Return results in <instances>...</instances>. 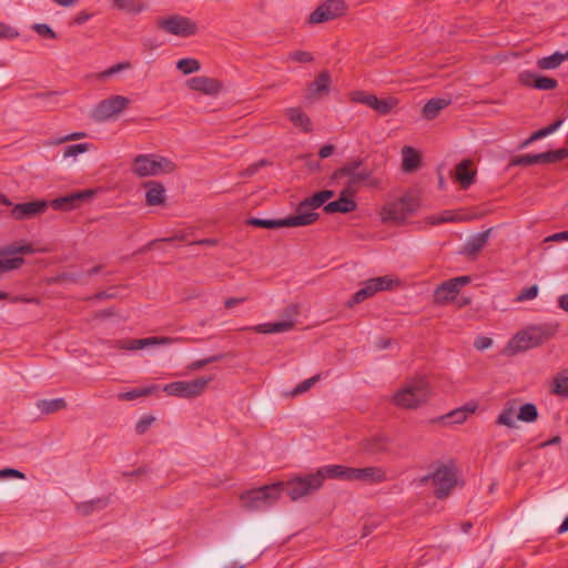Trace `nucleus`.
I'll return each mask as SVG.
<instances>
[{
    "instance_id": "0e129e2a",
    "label": "nucleus",
    "mask_w": 568,
    "mask_h": 568,
    "mask_svg": "<svg viewBox=\"0 0 568 568\" xmlns=\"http://www.w3.org/2000/svg\"><path fill=\"white\" fill-rule=\"evenodd\" d=\"M131 67L130 62H121V63H116L112 67H110L108 70L103 71L100 77L101 78H106V77H111L113 74H115L116 72L119 71H122V70H126Z\"/></svg>"
},
{
    "instance_id": "ddd939ff",
    "label": "nucleus",
    "mask_w": 568,
    "mask_h": 568,
    "mask_svg": "<svg viewBox=\"0 0 568 568\" xmlns=\"http://www.w3.org/2000/svg\"><path fill=\"white\" fill-rule=\"evenodd\" d=\"M347 6L343 0H326L321 3L308 17L310 24L327 22L343 17Z\"/></svg>"
},
{
    "instance_id": "13d9d810",
    "label": "nucleus",
    "mask_w": 568,
    "mask_h": 568,
    "mask_svg": "<svg viewBox=\"0 0 568 568\" xmlns=\"http://www.w3.org/2000/svg\"><path fill=\"white\" fill-rule=\"evenodd\" d=\"M288 60L298 62V63H310L313 62L314 57L308 51L296 50L288 53Z\"/></svg>"
},
{
    "instance_id": "39448f33",
    "label": "nucleus",
    "mask_w": 568,
    "mask_h": 568,
    "mask_svg": "<svg viewBox=\"0 0 568 568\" xmlns=\"http://www.w3.org/2000/svg\"><path fill=\"white\" fill-rule=\"evenodd\" d=\"M419 207V202L412 195H403L398 200L385 204L381 211L385 224H402Z\"/></svg>"
},
{
    "instance_id": "6e6552de",
    "label": "nucleus",
    "mask_w": 568,
    "mask_h": 568,
    "mask_svg": "<svg viewBox=\"0 0 568 568\" xmlns=\"http://www.w3.org/2000/svg\"><path fill=\"white\" fill-rule=\"evenodd\" d=\"M396 284L397 281L389 276L369 278L364 282V286L361 290L353 294L346 305L348 307H353L356 304H359L365 300L374 296L378 292L392 290Z\"/></svg>"
},
{
    "instance_id": "4be33fe9",
    "label": "nucleus",
    "mask_w": 568,
    "mask_h": 568,
    "mask_svg": "<svg viewBox=\"0 0 568 568\" xmlns=\"http://www.w3.org/2000/svg\"><path fill=\"white\" fill-rule=\"evenodd\" d=\"M186 83L191 90L207 95H217L223 89V83L220 80L204 75L193 77Z\"/></svg>"
},
{
    "instance_id": "a878e982",
    "label": "nucleus",
    "mask_w": 568,
    "mask_h": 568,
    "mask_svg": "<svg viewBox=\"0 0 568 568\" xmlns=\"http://www.w3.org/2000/svg\"><path fill=\"white\" fill-rule=\"evenodd\" d=\"M294 327V321H282L276 323H263L251 327L241 328V331H253L258 334H273L291 331Z\"/></svg>"
},
{
    "instance_id": "bf43d9fd",
    "label": "nucleus",
    "mask_w": 568,
    "mask_h": 568,
    "mask_svg": "<svg viewBox=\"0 0 568 568\" xmlns=\"http://www.w3.org/2000/svg\"><path fill=\"white\" fill-rule=\"evenodd\" d=\"M538 292H539V288H538V285L534 284L529 287H525L516 297V301L518 302H524V301H529V300H534L535 297H537L538 295Z\"/></svg>"
},
{
    "instance_id": "f03ea898",
    "label": "nucleus",
    "mask_w": 568,
    "mask_h": 568,
    "mask_svg": "<svg viewBox=\"0 0 568 568\" xmlns=\"http://www.w3.org/2000/svg\"><path fill=\"white\" fill-rule=\"evenodd\" d=\"M430 386L426 377L419 376L406 383L393 396V403L400 408L415 409L430 397Z\"/></svg>"
},
{
    "instance_id": "dca6fc26",
    "label": "nucleus",
    "mask_w": 568,
    "mask_h": 568,
    "mask_svg": "<svg viewBox=\"0 0 568 568\" xmlns=\"http://www.w3.org/2000/svg\"><path fill=\"white\" fill-rule=\"evenodd\" d=\"M93 190H83L57 197L49 202V205L57 211H72L80 207L84 202L93 197Z\"/></svg>"
},
{
    "instance_id": "2f4dec72",
    "label": "nucleus",
    "mask_w": 568,
    "mask_h": 568,
    "mask_svg": "<svg viewBox=\"0 0 568 568\" xmlns=\"http://www.w3.org/2000/svg\"><path fill=\"white\" fill-rule=\"evenodd\" d=\"M535 155V164L557 163L568 158V148L549 150L547 152L537 153Z\"/></svg>"
},
{
    "instance_id": "69168bd1",
    "label": "nucleus",
    "mask_w": 568,
    "mask_h": 568,
    "mask_svg": "<svg viewBox=\"0 0 568 568\" xmlns=\"http://www.w3.org/2000/svg\"><path fill=\"white\" fill-rule=\"evenodd\" d=\"M91 17H92V13H90L88 11H80L75 14L71 24L81 26V24L85 23Z\"/></svg>"
},
{
    "instance_id": "c85d7f7f",
    "label": "nucleus",
    "mask_w": 568,
    "mask_h": 568,
    "mask_svg": "<svg viewBox=\"0 0 568 568\" xmlns=\"http://www.w3.org/2000/svg\"><path fill=\"white\" fill-rule=\"evenodd\" d=\"M285 114L294 126L300 128L305 133L312 132V121L301 108H288L286 109Z\"/></svg>"
},
{
    "instance_id": "bb28decb",
    "label": "nucleus",
    "mask_w": 568,
    "mask_h": 568,
    "mask_svg": "<svg viewBox=\"0 0 568 568\" xmlns=\"http://www.w3.org/2000/svg\"><path fill=\"white\" fill-rule=\"evenodd\" d=\"M471 166L473 162L468 159L463 160L456 166V181L463 190H467L475 181L476 171Z\"/></svg>"
},
{
    "instance_id": "a18cd8bd",
    "label": "nucleus",
    "mask_w": 568,
    "mask_h": 568,
    "mask_svg": "<svg viewBox=\"0 0 568 568\" xmlns=\"http://www.w3.org/2000/svg\"><path fill=\"white\" fill-rule=\"evenodd\" d=\"M23 263L24 258L20 256H0V275L20 268Z\"/></svg>"
},
{
    "instance_id": "052dcab7",
    "label": "nucleus",
    "mask_w": 568,
    "mask_h": 568,
    "mask_svg": "<svg viewBox=\"0 0 568 568\" xmlns=\"http://www.w3.org/2000/svg\"><path fill=\"white\" fill-rule=\"evenodd\" d=\"M32 29L41 37L48 39H55L57 33L52 30V28L45 23H36L32 26Z\"/></svg>"
},
{
    "instance_id": "5701e85b",
    "label": "nucleus",
    "mask_w": 568,
    "mask_h": 568,
    "mask_svg": "<svg viewBox=\"0 0 568 568\" xmlns=\"http://www.w3.org/2000/svg\"><path fill=\"white\" fill-rule=\"evenodd\" d=\"M171 342L172 339L170 337L126 338L114 341V345L120 349L138 351L146 346L170 344Z\"/></svg>"
},
{
    "instance_id": "3c124183",
    "label": "nucleus",
    "mask_w": 568,
    "mask_h": 568,
    "mask_svg": "<svg viewBox=\"0 0 568 568\" xmlns=\"http://www.w3.org/2000/svg\"><path fill=\"white\" fill-rule=\"evenodd\" d=\"M514 414L515 409L514 407H505L503 412L498 415L496 419V424L504 425L509 428L516 427L515 420H514Z\"/></svg>"
},
{
    "instance_id": "9b49d317",
    "label": "nucleus",
    "mask_w": 568,
    "mask_h": 568,
    "mask_svg": "<svg viewBox=\"0 0 568 568\" xmlns=\"http://www.w3.org/2000/svg\"><path fill=\"white\" fill-rule=\"evenodd\" d=\"M158 28L178 37L187 38L194 36L197 31V26L187 17L173 14L158 21Z\"/></svg>"
},
{
    "instance_id": "9d476101",
    "label": "nucleus",
    "mask_w": 568,
    "mask_h": 568,
    "mask_svg": "<svg viewBox=\"0 0 568 568\" xmlns=\"http://www.w3.org/2000/svg\"><path fill=\"white\" fill-rule=\"evenodd\" d=\"M211 381V377H200L193 381L172 382L165 385L163 390L171 396L193 398L201 395Z\"/></svg>"
},
{
    "instance_id": "f3484780",
    "label": "nucleus",
    "mask_w": 568,
    "mask_h": 568,
    "mask_svg": "<svg viewBox=\"0 0 568 568\" xmlns=\"http://www.w3.org/2000/svg\"><path fill=\"white\" fill-rule=\"evenodd\" d=\"M386 480V470L381 466H368L363 468L351 467L349 481H362L368 485H376Z\"/></svg>"
},
{
    "instance_id": "8fccbe9b",
    "label": "nucleus",
    "mask_w": 568,
    "mask_h": 568,
    "mask_svg": "<svg viewBox=\"0 0 568 568\" xmlns=\"http://www.w3.org/2000/svg\"><path fill=\"white\" fill-rule=\"evenodd\" d=\"M82 277L81 272H62L58 275L50 278L49 283L51 284H60V283H78Z\"/></svg>"
},
{
    "instance_id": "f257e3e1",
    "label": "nucleus",
    "mask_w": 568,
    "mask_h": 568,
    "mask_svg": "<svg viewBox=\"0 0 568 568\" xmlns=\"http://www.w3.org/2000/svg\"><path fill=\"white\" fill-rule=\"evenodd\" d=\"M559 325L551 323H542L539 325H530L519 331L507 344L506 352L515 355L534 347H538L551 339L558 332Z\"/></svg>"
},
{
    "instance_id": "473e14b6",
    "label": "nucleus",
    "mask_w": 568,
    "mask_h": 568,
    "mask_svg": "<svg viewBox=\"0 0 568 568\" xmlns=\"http://www.w3.org/2000/svg\"><path fill=\"white\" fill-rule=\"evenodd\" d=\"M562 122H564L562 119H558L555 122H552L551 124H549L540 130L535 131L528 139H526L525 141L521 142L519 148L525 149L528 145H530L532 142L544 139L547 135L554 133L555 131H557L560 128Z\"/></svg>"
},
{
    "instance_id": "423d86ee",
    "label": "nucleus",
    "mask_w": 568,
    "mask_h": 568,
    "mask_svg": "<svg viewBox=\"0 0 568 568\" xmlns=\"http://www.w3.org/2000/svg\"><path fill=\"white\" fill-rule=\"evenodd\" d=\"M320 217L318 213H302L292 216H287L285 219H260V217H251L246 221V224L250 226L274 230L281 227H297V226H306L315 223Z\"/></svg>"
},
{
    "instance_id": "b1692460",
    "label": "nucleus",
    "mask_w": 568,
    "mask_h": 568,
    "mask_svg": "<svg viewBox=\"0 0 568 568\" xmlns=\"http://www.w3.org/2000/svg\"><path fill=\"white\" fill-rule=\"evenodd\" d=\"M314 475L320 476L321 486L323 485L325 478L342 479L349 481L351 467L344 465H327L318 468Z\"/></svg>"
},
{
    "instance_id": "37998d69",
    "label": "nucleus",
    "mask_w": 568,
    "mask_h": 568,
    "mask_svg": "<svg viewBox=\"0 0 568 568\" xmlns=\"http://www.w3.org/2000/svg\"><path fill=\"white\" fill-rule=\"evenodd\" d=\"M476 406L471 408L462 407L457 408L455 410H452L450 413L446 414L443 419H446L449 424H462L464 423L468 415L475 412Z\"/></svg>"
},
{
    "instance_id": "7ed1b4c3",
    "label": "nucleus",
    "mask_w": 568,
    "mask_h": 568,
    "mask_svg": "<svg viewBox=\"0 0 568 568\" xmlns=\"http://www.w3.org/2000/svg\"><path fill=\"white\" fill-rule=\"evenodd\" d=\"M283 494V481L252 488L240 495L242 507L247 511H257L275 504Z\"/></svg>"
},
{
    "instance_id": "09e8293b",
    "label": "nucleus",
    "mask_w": 568,
    "mask_h": 568,
    "mask_svg": "<svg viewBox=\"0 0 568 568\" xmlns=\"http://www.w3.org/2000/svg\"><path fill=\"white\" fill-rule=\"evenodd\" d=\"M176 68L183 74H190L197 72L201 69V63L194 58H183L178 61Z\"/></svg>"
},
{
    "instance_id": "e2e57ef3",
    "label": "nucleus",
    "mask_w": 568,
    "mask_h": 568,
    "mask_svg": "<svg viewBox=\"0 0 568 568\" xmlns=\"http://www.w3.org/2000/svg\"><path fill=\"white\" fill-rule=\"evenodd\" d=\"M155 420V418L153 416H144L143 418H141L136 425H135V432L139 434V435H142L144 434L149 427L152 425V423Z\"/></svg>"
},
{
    "instance_id": "7c9ffc66",
    "label": "nucleus",
    "mask_w": 568,
    "mask_h": 568,
    "mask_svg": "<svg viewBox=\"0 0 568 568\" xmlns=\"http://www.w3.org/2000/svg\"><path fill=\"white\" fill-rule=\"evenodd\" d=\"M402 169L405 172H414L420 166V154L412 146H404L402 150Z\"/></svg>"
},
{
    "instance_id": "0eeeda50",
    "label": "nucleus",
    "mask_w": 568,
    "mask_h": 568,
    "mask_svg": "<svg viewBox=\"0 0 568 568\" xmlns=\"http://www.w3.org/2000/svg\"><path fill=\"white\" fill-rule=\"evenodd\" d=\"M363 159L357 158L355 160H349L343 166L336 169L331 179L335 181L342 178H348L345 189L356 192L355 186L367 181L372 176V171L363 168Z\"/></svg>"
},
{
    "instance_id": "2eb2a0df",
    "label": "nucleus",
    "mask_w": 568,
    "mask_h": 568,
    "mask_svg": "<svg viewBox=\"0 0 568 568\" xmlns=\"http://www.w3.org/2000/svg\"><path fill=\"white\" fill-rule=\"evenodd\" d=\"M130 100L123 95H113L100 101L94 111L93 118L97 121H106L128 108Z\"/></svg>"
},
{
    "instance_id": "338daca9",
    "label": "nucleus",
    "mask_w": 568,
    "mask_h": 568,
    "mask_svg": "<svg viewBox=\"0 0 568 568\" xmlns=\"http://www.w3.org/2000/svg\"><path fill=\"white\" fill-rule=\"evenodd\" d=\"M1 473H2V478L12 477V478L23 479L26 477L23 473H21L18 469H14V468H4V469H1Z\"/></svg>"
},
{
    "instance_id": "c9c22d12",
    "label": "nucleus",
    "mask_w": 568,
    "mask_h": 568,
    "mask_svg": "<svg viewBox=\"0 0 568 568\" xmlns=\"http://www.w3.org/2000/svg\"><path fill=\"white\" fill-rule=\"evenodd\" d=\"M37 407L42 414L49 415L67 408V402L63 398L40 399Z\"/></svg>"
},
{
    "instance_id": "1a4fd4ad",
    "label": "nucleus",
    "mask_w": 568,
    "mask_h": 568,
    "mask_svg": "<svg viewBox=\"0 0 568 568\" xmlns=\"http://www.w3.org/2000/svg\"><path fill=\"white\" fill-rule=\"evenodd\" d=\"M320 488V476H315L314 474H310L305 477H296L283 483V493L294 501L318 490Z\"/></svg>"
},
{
    "instance_id": "412c9836",
    "label": "nucleus",
    "mask_w": 568,
    "mask_h": 568,
    "mask_svg": "<svg viewBox=\"0 0 568 568\" xmlns=\"http://www.w3.org/2000/svg\"><path fill=\"white\" fill-rule=\"evenodd\" d=\"M392 439L385 435H373L361 442V449L369 455L378 456L390 452Z\"/></svg>"
},
{
    "instance_id": "4468645a",
    "label": "nucleus",
    "mask_w": 568,
    "mask_h": 568,
    "mask_svg": "<svg viewBox=\"0 0 568 568\" xmlns=\"http://www.w3.org/2000/svg\"><path fill=\"white\" fill-rule=\"evenodd\" d=\"M470 281V276L467 275L457 276L444 281L442 284L437 286V288L434 292L435 303L439 305H445L448 304L449 302H453L457 297L460 288L469 284Z\"/></svg>"
},
{
    "instance_id": "680f3d73",
    "label": "nucleus",
    "mask_w": 568,
    "mask_h": 568,
    "mask_svg": "<svg viewBox=\"0 0 568 568\" xmlns=\"http://www.w3.org/2000/svg\"><path fill=\"white\" fill-rule=\"evenodd\" d=\"M19 37V32L11 26L0 22V40H12Z\"/></svg>"
},
{
    "instance_id": "58836bf2",
    "label": "nucleus",
    "mask_w": 568,
    "mask_h": 568,
    "mask_svg": "<svg viewBox=\"0 0 568 568\" xmlns=\"http://www.w3.org/2000/svg\"><path fill=\"white\" fill-rule=\"evenodd\" d=\"M108 505L109 498H98L78 505L77 509L82 516H90L95 510L104 509Z\"/></svg>"
},
{
    "instance_id": "aec40b11",
    "label": "nucleus",
    "mask_w": 568,
    "mask_h": 568,
    "mask_svg": "<svg viewBox=\"0 0 568 568\" xmlns=\"http://www.w3.org/2000/svg\"><path fill=\"white\" fill-rule=\"evenodd\" d=\"M49 207V202L45 200H37L26 203H19L11 210V216L14 220L23 221L31 219L38 214L43 213Z\"/></svg>"
},
{
    "instance_id": "774afa93",
    "label": "nucleus",
    "mask_w": 568,
    "mask_h": 568,
    "mask_svg": "<svg viewBox=\"0 0 568 568\" xmlns=\"http://www.w3.org/2000/svg\"><path fill=\"white\" fill-rule=\"evenodd\" d=\"M335 151V146L333 144H325L320 149L318 155L321 159H325L331 156Z\"/></svg>"
},
{
    "instance_id": "cd10ccee",
    "label": "nucleus",
    "mask_w": 568,
    "mask_h": 568,
    "mask_svg": "<svg viewBox=\"0 0 568 568\" xmlns=\"http://www.w3.org/2000/svg\"><path fill=\"white\" fill-rule=\"evenodd\" d=\"M146 189V204L151 206L160 205L165 201V189L159 181H148L143 184Z\"/></svg>"
},
{
    "instance_id": "5fc2aeb1",
    "label": "nucleus",
    "mask_w": 568,
    "mask_h": 568,
    "mask_svg": "<svg viewBox=\"0 0 568 568\" xmlns=\"http://www.w3.org/2000/svg\"><path fill=\"white\" fill-rule=\"evenodd\" d=\"M224 358H225L224 354L213 355V356H210L207 358L194 361L193 363H191L187 366V368L191 369V371H197V369H201V368L205 367L209 364L222 361Z\"/></svg>"
},
{
    "instance_id": "393cba45",
    "label": "nucleus",
    "mask_w": 568,
    "mask_h": 568,
    "mask_svg": "<svg viewBox=\"0 0 568 568\" xmlns=\"http://www.w3.org/2000/svg\"><path fill=\"white\" fill-rule=\"evenodd\" d=\"M493 227L487 229L486 231L479 232L471 236L464 245L462 253L467 256L477 255L483 247L487 244L488 239Z\"/></svg>"
},
{
    "instance_id": "72a5a7b5",
    "label": "nucleus",
    "mask_w": 568,
    "mask_h": 568,
    "mask_svg": "<svg viewBox=\"0 0 568 568\" xmlns=\"http://www.w3.org/2000/svg\"><path fill=\"white\" fill-rule=\"evenodd\" d=\"M551 393L561 397H568V369H562L555 375Z\"/></svg>"
},
{
    "instance_id": "49530a36",
    "label": "nucleus",
    "mask_w": 568,
    "mask_h": 568,
    "mask_svg": "<svg viewBox=\"0 0 568 568\" xmlns=\"http://www.w3.org/2000/svg\"><path fill=\"white\" fill-rule=\"evenodd\" d=\"M462 221L453 211L445 210L440 214L430 215L427 217V223L430 225H438L442 223Z\"/></svg>"
},
{
    "instance_id": "603ef678",
    "label": "nucleus",
    "mask_w": 568,
    "mask_h": 568,
    "mask_svg": "<svg viewBox=\"0 0 568 568\" xmlns=\"http://www.w3.org/2000/svg\"><path fill=\"white\" fill-rule=\"evenodd\" d=\"M376 100V95L372 93H366L364 91H354L352 93V101L356 103H361L367 105L373 109Z\"/></svg>"
},
{
    "instance_id": "de8ad7c7",
    "label": "nucleus",
    "mask_w": 568,
    "mask_h": 568,
    "mask_svg": "<svg viewBox=\"0 0 568 568\" xmlns=\"http://www.w3.org/2000/svg\"><path fill=\"white\" fill-rule=\"evenodd\" d=\"M322 205H325L324 201L322 200L318 192L314 193L312 196L305 197L303 201L300 202L297 206V214L306 213V209H318Z\"/></svg>"
},
{
    "instance_id": "20e7f679",
    "label": "nucleus",
    "mask_w": 568,
    "mask_h": 568,
    "mask_svg": "<svg viewBox=\"0 0 568 568\" xmlns=\"http://www.w3.org/2000/svg\"><path fill=\"white\" fill-rule=\"evenodd\" d=\"M175 170L176 164L173 161L153 153L139 154L132 163V172L139 178L172 173Z\"/></svg>"
},
{
    "instance_id": "6e6d98bb",
    "label": "nucleus",
    "mask_w": 568,
    "mask_h": 568,
    "mask_svg": "<svg viewBox=\"0 0 568 568\" xmlns=\"http://www.w3.org/2000/svg\"><path fill=\"white\" fill-rule=\"evenodd\" d=\"M89 143H78V144H70L64 148L63 156L64 158H71L77 156L80 153H84L90 150Z\"/></svg>"
},
{
    "instance_id": "79ce46f5",
    "label": "nucleus",
    "mask_w": 568,
    "mask_h": 568,
    "mask_svg": "<svg viewBox=\"0 0 568 568\" xmlns=\"http://www.w3.org/2000/svg\"><path fill=\"white\" fill-rule=\"evenodd\" d=\"M538 415L539 414H538V409H537L536 405L532 403H526L520 406L518 414H517V418L520 422L534 423L537 420Z\"/></svg>"
},
{
    "instance_id": "f8f14e48",
    "label": "nucleus",
    "mask_w": 568,
    "mask_h": 568,
    "mask_svg": "<svg viewBox=\"0 0 568 568\" xmlns=\"http://www.w3.org/2000/svg\"><path fill=\"white\" fill-rule=\"evenodd\" d=\"M432 483L436 487L434 495L438 499L448 497L457 484L456 471L453 467L440 465L432 473Z\"/></svg>"
},
{
    "instance_id": "4d7b16f0",
    "label": "nucleus",
    "mask_w": 568,
    "mask_h": 568,
    "mask_svg": "<svg viewBox=\"0 0 568 568\" xmlns=\"http://www.w3.org/2000/svg\"><path fill=\"white\" fill-rule=\"evenodd\" d=\"M535 164L534 154H520L513 156L508 166H529Z\"/></svg>"
},
{
    "instance_id": "a211bd4d",
    "label": "nucleus",
    "mask_w": 568,
    "mask_h": 568,
    "mask_svg": "<svg viewBox=\"0 0 568 568\" xmlns=\"http://www.w3.org/2000/svg\"><path fill=\"white\" fill-rule=\"evenodd\" d=\"M518 81L526 88H532L542 91L555 90L558 87V81L556 79L528 70L519 73Z\"/></svg>"
},
{
    "instance_id": "c756f323",
    "label": "nucleus",
    "mask_w": 568,
    "mask_h": 568,
    "mask_svg": "<svg viewBox=\"0 0 568 568\" xmlns=\"http://www.w3.org/2000/svg\"><path fill=\"white\" fill-rule=\"evenodd\" d=\"M450 99L435 98L428 100L423 106L422 114L426 120H434L438 113L450 104Z\"/></svg>"
},
{
    "instance_id": "6ab92c4d",
    "label": "nucleus",
    "mask_w": 568,
    "mask_h": 568,
    "mask_svg": "<svg viewBox=\"0 0 568 568\" xmlns=\"http://www.w3.org/2000/svg\"><path fill=\"white\" fill-rule=\"evenodd\" d=\"M355 191H349V189H344L337 200L328 202L324 205V212L326 214L333 213H351L356 210L357 203L354 200Z\"/></svg>"
},
{
    "instance_id": "e433bc0d",
    "label": "nucleus",
    "mask_w": 568,
    "mask_h": 568,
    "mask_svg": "<svg viewBox=\"0 0 568 568\" xmlns=\"http://www.w3.org/2000/svg\"><path fill=\"white\" fill-rule=\"evenodd\" d=\"M113 7L131 14L141 13L146 9V4L142 0H112Z\"/></svg>"
},
{
    "instance_id": "4c0bfd02",
    "label": "nucleus",
    "mask_w": 568,
    "mask_h": 568,
    "mask_svg": "<svg viewBox=\"0 0 568 568\" xmlns=\"http://www.w3.org/2000/svg\"><path fill=\"white\" fill-rule=\"evenodd\" d=\"M36 250L33 248L32 244L26 243V244H19V243H12L10 245H6L0 248V256H13L17 254H32Z\"/></svg>"
},
{
    "instance_id": "864d4df0",
    "label": "nucleus",
    "mask_w": 568,
    "mask_h": 568,
    "mask_svg": "<svg viewBox=\"0 0 568 568\" xmlns=\"http://www.w3.org/2000/svg\"><path fill=\"white\" fill-rule=\"evenodd\" d=\"M321 379V375L316 374L312 376L311 378H307L300 384L296 385V387L292 390V396H297L300 394H303L307 392L311 387H313L318 381Z\"/></svg>"
},
{
    "instance_id": "f704fd0d",
    "label": "nucleus",
    "mask_w": 568,
    "mask_h": 568,
    "mask_svg": "<svg viewBox=\"0 0 568 568\" xmlns=\"http://www.w3.org/2000/svg\"><path fill=\"white\" fill-rule=\"evenodd\" d=\"M331 85V74L328 71H322L317 78L310 84V91L313 95L328 92Z\"/></svg>"
},
{
    "instance_id": "a19ab883",
    "label": "nucleus",
    "mask_w": 568,
    "mask_h": 568,
    "mask_svg": "<svg viewBox=\"0 0 568 568\" xmlns=\"http://www.w3.org/2000/svg\"><path fill=\"white\" fill-rule=\"evenodd\" d=\"M156 389H158V386H155V385H151V386L143 387V388H134V389H131L125 393H120L118 395V398L120 400H134L139 397L149 396V395L153 394L154 392H156Z\"/></svg>"
},
{
    "instance_id": "ea45409f",
    "label": "nucleus",
    "mask_w": 568,
    "mask_h": 568,
    "mask_svg": "<svg viewBox=\"0 0 568 568\" xmlns=\"http://www.w3.org/2000/svg\"><path fill=\"white\" fill-rule=\"evenodd\" d=\"M562 63V53L557 51L548 57L537 60L536 64L541 70H554Z\"/></svg>"
},
{
    "instance_id": "c03bdc74",
    "label": "nucleus",
    "mask_w": 568,
    "mask_h": 568,
    "mask_svg": "<svg viewBox=\"0 0 568 568\" xmlns=\"http://www.w3.org/2000/svg\"><path fill=\"white\" fill-rule=\"evenodd\" d=\"M397 103H398V100L393 97H389L386 99H379L376 97L373 110L376 111L381 115H387L397 105Z\"/></svg>"
}]
</instances>
